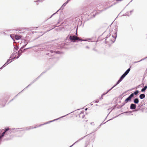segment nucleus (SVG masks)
<instances>
[{"label":"nucleus","instance_id":"nucleus-8","mask_svg":"<svg viewBox=\"0 0 147 147\" xmlns=\"http://www.w3.org/2000/svg\"><path fill=\"white\" fill-rule=\"evenodd\" d=\"M139 97L141 99H143L144 98L145 95L144 94H142L140 95Z\"/></svg>","mask_w":147,"mask_h":147},{"label":"nucleus","instance_id":"nucleus-12","mask_svg":"<svg viewBox=\"0 0 147 147\" xmlns=\"http://www.w3.org/2000/svg\"><path fill=\"white\" fill-rule=\"evenodd\" d=\"M122 80L120 78V79L118 81L117 83L114 86H113V87H115L117 84H118L120 82H121Z\"/></svg>","mask_w":147,"mask_h":147},{"label":"nucleus","instance_id":"nucleus-14","mask_svg":"<svg viewBox=\"0 0 147 147\" xmlns=\"http://www.w3.org/2000/svg\"><path fill=\"white\" fill-rule=\"evenodd\" d=\"M112 37L113 38V40H112V42H114L115 40L116 36L115 37L114 36H112Z\"/></svg>","mask_w":147,"mask_h":147},{"label":"nucleus","instance_id":"nucleus-23","mask_svg":"<svg viewBox=\"0 0 147 147\" xmlns=\"http://www.w3.org/2000/svg\"><path fill=\"white\" fill-rule=\"evenodd\" d=\"M87 110V108H86L85 109L86 111Z\"/></svg>","mask_w":147,"mask_h":147},{"label":"nucleus","instance_id":"nucleus-7","mask_svg":"<svg viewBox=\"0 0 147 147\" xmlns=\"http://www.w3.org/2000/svg\"><path fill=\"white\" fill-rule=\"evenodd\" d=\"M130 70V68H129L124 73V74H123L124 75H125V76H126L128 74V73H129V72Z\"/></svg>","mask_w":147,"mask_h":147},{"label":"nucleus","instance_id":"nucleus-21","mask_svg":"<svg viewBox=\"0 0 147 147\" xmlns=\"http://www.w3.org/2000/svg\"><path fill=\"white\" fill-rule=\"evenodd\" d=\"M55 27V26H54L51 29H53V28H54Z\"/></svg>","mask_w":147,"mask_h":147},{"label":"nucleus","instance_id":"nucleus-19","mask_svg":"<svg viewBox=\"0 0 147 147\" xmlns=\"http://www.w3.org/2000/svg\"><path fill=\"white\" fill-rule=\"evenodd\" d=\"M106 94V93H105V94H102V96H103L104 95H105Z\"/></svg>","mask_w":147,"mask_h":147},{"label":"nucleus","instance_id":"nucleus-1","mask_svg":"<svg viewBox=\"0 0 147 147\" xmlns=\"http://www.w3.org/2000/svg\"><path fill=\"white\" fill-rule=\"evenodd\" d=\"M69 38L70 40L73 41L74 42H75L76 40H81L84 41H88L89 42H90L91 40V39L90 38H88L86 39H79V38L78 37L74 36H69Z\"/></svg>","mask_w":147,"mask_h":147},{"label":"nucleus","instance_id":"nucleus-9","mask_svg":"<svg viewBox=\"0 0 147 147\" xmlns=\"http://www.w3.org/2000/svg\"><path fill=\"white\" fill-rule=\"evenodd\" d=\"M134 102L135 104H138L139 102V100L138 98H135L134 100Z\"/></svg>","mask_w":147,"mask_h":147},{"label":"nucleus","instance_id":"nucleus-4","mask_svg":"<svg viewBox=\"0 0 147 147\" xmlns=\"http://www.w3.org/2000/svg\"><path fill=\"white\" fill-rule=\"evenodd\" d=\"M11 38L14 40V39H13L14 38H15L16 40H18L20 39L21 37L22 36H20L19 35H16L15 36H14L13 34H12L11 35Z\"/></svg>","mask_w":147,"mask_h":147},{"label":"nucleus","instance_id":"nucleus-17","mask_svg":"<svg viewBox=\"0 0 147 147\" xmlns=\"http://www.w3.org/2000/svg\"><path fill=\"white\" fill-rule=\"evenodd\" d=\"M103 99V96H102V95H101V98H100V99L101 100V99Z\"/></svg>","mask_w":147,"mask_h":147},{"label":"nucleus","instance_id":"nucleus-24","mask_svg":"<svg viewBox=\"0 0 147 147\" xmlns=\"http://www.w3.org/2000/svg\"><path fill=\"white\" fill-rule=\"evenodd\" d=\"M23 42H25V40H23Z\"/></svg>","mask_w":147,"mask_h":147},{"label":"nucleus","instance_id":"nucleus-15","mask_svg":"<svg viewBox=\"0 0 147 147\" xmlns=\"http://www.w3.org/2000/svg\"><path fill=\"white\" fill-rule=\"evenodd\" d=\"M114 87H113V86L112 87V88L110 89V90H109L106 93V94H107L108 92H109V91H110L113 88H114Z\"/></svg>","mask_w":147,"mask_h":147},{"label":"nucleus","instance_id":"nucleus-27","mask_svg":"<svg viewBox=\"0 0 147 147\" xmlns=\"http://www.w3.org/2000/svg\"><path fill=\"white\" fill-rule=\"evenodd\" d=\"M87 47V48H88V47Z\"/></svg>","mask_w":147,"mask_h":147},{"label":"nucleus","instance_id":"nucleus-20","mask_svg":"<svg viewBox=\"0 0 147 147\" xmlns=\"http://www.w3.org/2000/svg\"><path fill=\"white\" fill-rule=\"evenodd\" d=\"M142 60H141L140 61H137V62H134V63H136L137 62H140V61H141Z\"/></svg>","mask_w":147,"mask_h":147},{"label":"nucleus","instance_id":"nucleus-6","mask_svg":"<svg viewBox=\"0 0 147 147\" xmlns=\"http://www.w3.org/2000/svg\"><path fill=\"white\" fill-rule=\"evenodd\" d=\"M136 105L134 104H131V105L130 108L131 109H134L136 107Z\"/></svg>","mask_w":147,"mask_h":147},{"label":"nucleus","instance_id":"nucleus-11","mask_svg":"<svg viewBox=\"0 0 147 147\" xmlns=\"http://www.w3.org/2000/svg\"><path fill=\"white\" fill-rule=\"evenodd\" d=\"M147 88V86H145L141 90V91L142 92L146 90Z\"/></svg>","mask_w":147,"mask_h":147},{"label":"nucleus","instance_id":"nucleus-22","mask_svg":"<svg viewBox=\"0 0 147 147\" xmlns=\"http://www.w3.org/2000/svg\"><path fill=\"white\" fill-rule=\"evenodd\" d=\"M130 14H131V13H130V14H127V16H129L130 15Z\"/></svg>","mask_w":147,"mask_h":147},{"label":"nucleus","instance_id":"nucleus-2","mask_svg":"<svg viewBox=\"0 0 147 147\" xmlns=\"http://www.w3.org/2000/svg\"><path fill=\"white\" fill-rule=\"evenodd\" d=\"M139 92L138 90H136L134 93H132L125 100V103H127L129 101L131 100V98L133 97L134 94L136 95Z\"/></svg>","mask_w":147,"mask_h":147},{"label":"nucleus","instance_id":"nucleus-16","mask_svg":"<svg viewBox=\"0 0 147 147\" xmlns=\"http://www.w3.org/2000/svg\"><path fill=\"white\" fill-rule=\"evenodd\" d=\"M99 100H96V101H95L94 102L95 103H97L98 102Z\"/></svg>","mask_w":147,"mask_h":147},{"label":"nucleus","instance_id":"nucleus-18","mask_svg":"<svg viewBox=\"0 0 147 147\" xmlns=\"http://www.w3.org/2000/svg\"><path fill=\"white\" fill-rule=\"evenodd\" d=\"M55 119V120H53V121H50V122H52V121H55V120H57V119Z\"/></svg>","mask_w":147,"mask_h":147},{"label":"nucleus","instance_id":"nucleus-26","mask_svg":"<svg viewBox=\"0 0 147 147\" xmlns=\"http://www.w3.org/2000/svg\"><path fill=\"white\" fill-rule=\"evenodd\" d=\"M19 57V56H18V57L16 58H17H17H18V57Z\"/></svg>","mask_w":147,"mask_h":147},{"label":"nucleus","instance_id":"nucleus-13","mask_svg":"<svg viewBox=\"0 0 147 147\" xmlns=\"http://www.w3.org/2000/svg\"><path fill=\"white\" fill-rule=\"evenodd\" d=\"M126 76L125 75H124V74H123L121 77L120 79H121L122 80L124 78L125 76Z\"/></svg>","mask_w":147,"mask_h":147},{"label":"nucleus","instance_id":"nucleus-25","mask_svg":"<svg viewBox=\"0 0 147 147\" xmlns=\"http://www.w3.org/2000/svg\"><path fill=\"white\" fill-rule=\"evenodd\" d=\"M76 35H77V32H76Z\"/></svg>","mask_w":147,"mask_h":147},{"label":"nucleus","instance_id":"nucleus-5","mask_svg":"<svg viewBox=\"0 0 147 147\" xmlns=\"http://www.w3.org/2000/svg\"><path fill=\"white\" fill-rule=\"evenodd\" d=\"M12 61L10 59H9L8 60L7 62L5 63L0 68V69H2V68L5 66L6 65H7L9 63H10L12 62Z\"/></svg>","mask_w":147,"mask_h":147},{"label":"nucleus","instance_id":"nucleus-10","mask_svg":"<svg viewBox=\"0 0 147 147\" xmlns=\"http://www.w3.org/2000/svg\"><path fill=\"white\" fill-rule=\"evenodd\" d=\"M69 0H67L66 2L64 3L61 6V8L65 6L68 3V2Z\"/></svg>","mask_w":147,"mask_h":147},{"label":"nucleus","instance_id":"nucleus-28","mask_svg":"<svg viewBox=\"0 0 147 147\" xmlns=\"http://www.w3.org/2000/svg\"><path fill=\"white\" fill-rule=\"evenodd\" d=\"M26 44H26H26L25 45V46L26 45Z\"/></svg>","mask_w":147,"mask_h":147},{"label":"nucleus","instance_id":"nucleus-3","mask_svg":"<svg viewBox=\"0 0 147 147\" xmlns=\"http://www.w3.org/2000/svg\"><path fill=\"white\" fill-rule=\"evenodd\" d=\"M9 133H10V128L8 127L5 128L4 131L3 132V133L0 135V140L4 136L5 134H8Z\"/></svg>","mask_w":147,"mask_h":147}]
</instances>
